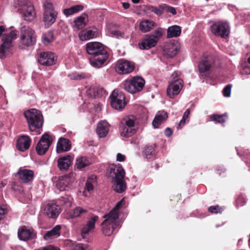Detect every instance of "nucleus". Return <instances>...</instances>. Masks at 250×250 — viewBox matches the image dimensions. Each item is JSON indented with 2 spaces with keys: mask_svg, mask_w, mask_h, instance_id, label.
Masks as SVG:
<instances>
[{
  "mask_svg": "<svg viewBox=\"0 0 250 250\" xmlns=\"http://www.w3.org/2000/svg\"><path fill=\"white\" fill-rule=\"evenodd\" d=\"M87 53L90 55L89 61L91 65L99 68L104 66L109 57L106 48L100 42H89L86 44Z\"/></svg>",
  "mask_w": 250,
  "mask_h": 250,
  "instance_id": "f257e3e1",
  "label": "nucleus"
},
{
  "mask_svg": "<svg viewBox=\"0 0 250 250\" xmlns=\"http://www.w3.org/2000/svg\"><path fill=\"white\" fill-rule=\"evenodd\" d=\"M125 171L120 164L112 165L109 167V176L113 177L114 190L117 192L122 193L126 189L124 180Z\"/></svg>",
  "mask_w": 250,
  "mask_h": 250,
  "instance_id": "f03ea898",
  "label": "nucleus"
},
{
  "mask_svg": "<svg viewBox=\"0 0 250 250\" xmlns=\"http://www.w3.org/2000/svg\"><path fill=\"white\" fill-rule=\"evenodd\" d=\"M24 116L31 131L42 127L43 120L41 112L36 109H31L24 112Z\"/></svg>",
  "mask_w": 250,
  "mask_h": 250,
  "instance_id": "7ed1b4c3",
  "label": "nucleus"
},
{
  "mask_svg": "<svg viewBox=\"0 0 250 250\" xmlns=\"http://www.w3.org/2000/svg\"><path fill=\"white\" fill-rule=\"evenodd\" d=\"M14 7L24 20L31 21L35 18V12L33 4L27 0H15Z\"/></svg>",
  "mask_w": 250,
  "mask_h": 250,
  "instance_id": "20e7f679",
  "label": "nucleus"
},
{
  "mask_svg": "<svg viewBox=\"0 0 250 250\" xmlns=\"http://www.w3.org/2000/svg\"><path fill=\"white\" fill-rule=\"evenodd\" d=\"M145 84L144 79L140 77H135L125 81L123 83V87L126 91L134 94L141 91Z\"/></svg>",
  "mask_w": 250,
  "mask_h": 250,
  "instance_id": "39448f33",
  "label": "nucleus"
},
{
  "mask_svg": "<svg viewBox=\"0 0 250 250\" xmlns=\"http://www.w3.org/2000/svg\"><path fill=\"white\" fill-rule=\"evenodd\" d=\"M17 31L12 30L8 34L2 36V43L0 46V58L3 59L8 55L12 47V42L17 38Z\"/></svg>",
  "mask_w": 250,
  "mask_h": 250,
  "instance_id": "423d86ee",
  "label": "nucleus"
},
{
  "mask_svg": "<svg viewBox=\"0 0 250 250\" xmlns=\"http://www.w3.org/2000/svg\"><path fill=\"white\" fill-rule=\"evenodd\" d=\"M104 218V220L101 225L102 232L105 236H111L119 225L117 221L118 218L108 214H105Z\"/></svg>",
  "mask_w": 250,
  "mask_h": 250,
  "instance_id": "0eeeda50",
  "label": "nucleus"
},
{
  "mask_svg": "<svg viewBox=\"0 0 250 250\" xmlns=\"http://www.w3.org/2000/svg\"><path fill=\"white\" fill-rule=\"evenodd\" d=\"M110 104L114 109L121 110L125 108L126 103L124 93L117 89L113 91L110 96Z\"/></svg>",
  "mask_w": 250,
  "mask_h": 250,
  "instance_id": "6e6552de",
  "label": "nucleus"
},
{
  "mask_svg": "<svg viewBox=\"0 0 250 250\" xmlns=\"http://www.w3.org/2000/svg\"><path fill=\"white\" fill-rule=\"evenodd\" d=\"M134 62L125 60H119L116 63L115 71L119 74H127L134 70Z\"/></svg>",
  "mask_w": 250,
  "mask_h": 250,
  "instance_id": "1a4fd4ad",
  "label": "nucleus"
},
{
  "mask_svg": "<svg viewBox=\"0 0 250 250\" xmlns=\"http://www.w3.org/2000/svg\"><path fill=\"white\" fill-rule=\"evenodd\" d=\"M212 32L216 36L226 38L229 36V29L227 23L224 22H218L214 23L211 26Z\"/></svg>",
  "mask_w": 250,
  "mask_h": 250,
  "instance_id": "9d476101",
  "label": "nucleus"
},
{
  "mask_svg": "<svg viewBox=\"0 0 250 250\" xmlns=\"http://www.w3.org/2000/svg\"><path fill=\"white\" fill-rule=\"evenodd\" d=\"M21 43L27 46H32L36 42V36L34 31L29 28H23L21 31Z\"/></svg>",
  "mask_w": 250,
  "mask_h": 250,
  "instance_id": "9b49d317",
  "label": "nucleus"
},
{
  "mask_svg": "<svg viewBox=\"0 0 250 250\" xmlns=\"http://www.w3.org/2000/svg\"><path fill=\"white\" fill-rule=\"evenodd\" d=\"M51 143V138L47 133L42 135L36 147L37 154L40 155H44L48 150Z\"/></svg>",
  "mask_w": 250,
  "mask_h": 250,
  "instance_id": "f8f14e48",
  "label": "nucleus"
},
{
  "mask_svg": "<svg viewBox=\"0 0 250 250\" xmlns=\"http://www.w3.org/2000/svg\"><path fill=\"white\" fill-rule=\"evenodd\" d=\"M214 58L211 55L204 54L203 58L199 62L198 64L199 71L201 73L208 72L213 66L214 64Z\"/></svg>",
  "mask_w": 250,
  "mask_h": 250,
  "instance_id": "ddd939ff",
  "label": "nucleus"
},
{
  "mask_svg": "<svg viewBox=\"0 0 250 250\" xmlns=\"http://www.w3.org/2000/svg\"><path fill=\"white\" fill-rule=\"evenodd\" d=\"M87 216L89 217L88 220L81 230V236L83 238L85 237L86 235L95 229V223L99 219L97 215L89 213Z\"/></svg>",
  "mask_w": 250,
  "mask_h": 250,
  "instance_id": "4468645a",
  "label": "nucleus"
},
{
  "mask_svg": "<svg viewBox=\"0 0 250 250\" xmlns=\"http://www.w3.org/2000/svg\"><path fill=\"white\" fill-rule=\"evenodd\" d=\"M183 86V82L182 79H177L171 82L168 85L167 93L170 98H173L177 95Z\"/></svg>",
  "mask_w": 250,
  "mask_h": 250,
  "instance_id": "2eb2a0df",
  "label": "nucleus"
},
{
  "mask_svg": "<svg viewBox=\"0 0 250 250\" xmlns=\"http://www.w3.org/2000/svg\"><path fill=\"white\" fill-rule=\"evenodd\" d=\"M57 58L54 53L51 52H42L38 57L39 62L44 66H51L55 64Z\"/></svg>",
  "mask_w": 250,
  "mask_h": 250,
  "instance_id": "dca6fc26",
  "label": "nucleus"
},
{
  "mask_svg": "<svg viewBox=\"0 0 250 250\" xmlns=\"http://www.w3.org/2000/svg\"><path fill=\"white\" fill-rule=\"evenodd\" d=\"M61 212L59 206L53 202L47 203L44 207V213L48 217L55 218Z\"/></svg>",
  "mask_w": 250,
  "mask_h": 250,
  "instance_id": "f3484780",
  "label": "nucleus"
},
{
  "mask_svg": "<svg viewBox=\"0 0 250 250\" xmlns=\"http://www.w3.org/2000/svg\"><path fill=\"white\" fill-rule=\"evenodd\" d=\"M18 237L21 240L27 241L36 237L34 230L28 229L26 226L21 227L18 230Z\"/></svg>",
  "mask_w": 250,
  "mask_h": 250,
  "instance_id": "a211bd4d",
  "label": "nucleus"
},
{
  "mask_svg": "<svg viewBox=\"0 0 250 250\" xmlns=\"http://www.w3.org/2000/svg\"><path fill=\"white\" fill-rule=\"evenodd\" d=\"M72 174L64 175L60 177L57 182V187L61 190H66L72 182Z\"/></svg>",
  "mask_w": 250,
  "mask_h": 250,
  "instance_id": "6ab92c4d",
  "label": "nucleus"
},
{
  "mask_svg": "<svg viewBox=\"0 0 250 250\" xmlns=\"http://www.w3.org/2000/svg\"><path fill=\"white\" fill-rule=\"evenodd\" d=\"M31 142V140L28 136L22 135L17 140V149L21 151H24L29 148Z\"/></svg>",
  "mask_w": 250,
  "mask_h": 250,
  "instance_id": "aec40b11",
  "label": "nucleus"
},
{
  "mask_svg": "<svg viewBox=\"0 0 250 250\" xmlns=\"http://www.w3.org/2000/svg\"><path fill=\"white\" fill-rule=\"evenodd\" d=\"M17 174L19 175L20 179L25 183L32 181L34 175L33 170L27 169H20Z\"/></svg>",
  "mask_w": 250,
  "mask_h": 250,
  "instance_id": "412c9836",
  "label": "nucleus"
},
{
  "mask_svg": "<svg viewBox=\"0 0 250 250\" xmlns=\"http://www.w3.org/2000/svg\"><path fill=\"white\" fill-rule=\"evenodd\" d=\"M71 149L70 141L64 138L59 139L57 145L56 150L58 153L69 151Z\"/></svg>",
  "mask_w": 250,
  "mask_h": 250,
  "instance_id": "4be33fe9",
  "label": "nucleus"
},
{
  "mask_svg": "<svg viewBox=\"0 0 250 250\" xmlns=\"http://www.w3.org/2000/svg\"><path fill=\"white\" fill-rule=\"evenodd\" d=\"M73 158L69 155L60 158L58 160V167L62 171L67 170L71 165Z\"/></svg>",
  "mask_w": 250,
  "mask_h": 250,
  "instance_id": "5701e85b",
  "label": "nucleus"
},
{
  "mask_svg": "<svg viewBox=\"0 0 250 250\" xmlns=\"http://www.w3.org/2000/svg\"><path fill=\"white\" fill-rule=\"evenodd\" d=\"M178 53L177 46L174 43L166 44L163 49V54L167 58H172Z\"/></svg>",
  "mask_w": 250,
  "mask_h": 250,
  "instance_id": "b1692460",
  "label": "nucleus"
},
{
  "mask_svg": "<svg viewBox=\"0 0 250 250\" xmlns=\"http://www.w3.org/2000/svg\"><path fill=\"white\" fill-rule=\"evenodd\" d=\"M158 40L156 38L148 37L144 39L139 45L141 49H148L156 44Z\"/></svg>",
  "mask_w": 250,
  "mask_h": 250,
  "instance_id": "393cba45",
  "label": "nucleus"
},
{
  "mask_svg": "<svg viewBox=\"0 0 250 250\" xmlns=\"http://www.w3.org/2000/svg\"><path fill=\"white\" fill-rule=\"evenodd\" d=\"M109 124L106 121H101L97 128V133L100 138L105 137L108 132Z\"/></svg>",
  "mask_w": 250,
  "mask_h": 250,
  "instance_id": "a878e982",
  "label": "nucleus"
},
{
  "mask_svg": "<svg viewBox=\"0 0 250 250\" xmlns=\"http://www.w3.org/2000/svg\"><path fill=\"white\" fill-rule=\"evenodd\" d=\"M61 226L60 225H56L52 229L47 231L43 235V239L45 240H48L59 237L61 234Z\"/></svg>",
  "mask_w": 250,
  "mask_h": 250,
  "instance_id": "bb28decb",
  "label": "nucleus"
},
{
  "mask_svg": "<svg viewBox=\"0 0 250 250\" xmlns=\"http://www.w3.org/2000/svg\"><path fill=\"white\" fill-rule=\"evenodd\" d=\"M120 132L122 136L128 138L136 133V129L135 128L120 124Z\"/></svg>",
  "mask_w": 250,
  "mask_h": 250,
  "instance_id": "cd10ccee",
  "label": "nucleus"
},
{
  "mask_svg": "<svg viewBox=\"0 0 250 250\" xmlns=\"http://www.w3.org/2000/svg\"><path fill=\"white\" fill-rule=\"evenodd\" d=\"M168 117L167 113L164 111H159L155 116L152 125L154 128H158L161 123L166 120Z\"/></svg>",
  "mask_w": 250,
  "mask_h": 250,
  "instance_id": "c85d7f7f",
  "label": "nucleus"
},
{
  "mask_svg": "<svg viewBox=\"0 0 250 250\" xmlns=\"http://www.w3.org/2000/svg\"><path fill=\"white\" fill-rule=\"evenodd\" d=\"M181 33V27L178 25H173L169 27L167 30V37L168 38H176Z\"/></svg>",
  "mask_w": 250,
  "mask_h": 250,
  "instance_id": "c756f323",
  "label": "nucleus"
},
{
  "mask_svg": "<svg viewBox=\"0 0 250 250\" xmlns=\"http://www.w3.org/2000/svg\"><path fill=\"white\" fill-rule=\"evenodd\" d=\"M87 213L88 211L86 209L81 207H78L69 212V216L70 218L73 219L78 217H84V215H87Z\"/></svg>",
  "mask_w": 250,
  "mask_h": 250,
  "instance_id": "7c9ffc66",
  "label": "nucleus"
},
{
  "mask_svg": "<svg viewBox=\"0 0 250 250\" xmlns=\"http://www.w3.org/2000/svg\"><path fill=\"white\" fill-rule=\"evenodd\" d=\"M155 26V23L154 22L146 20L140 22L139 28L142 32L145 33L150 31Z\"/></svg>",
  "mask_w": 250,
  "mask_h": 250,
  "instance_id": "2f4dec72",
  "label": "nucleus"
},
{
  "mask_svg": "<svg viewBox=\"0 0 250 250\" xmlns=\"http://www.w3.org/2000/svg\"><path fill=\"white\" fill-rule=\"evenodd\" d=\"M84 7L83 5L78 4L71 6L69 8H66L63 10V13L66 16L68 17L75 13H78L83 10Z\"/></svg>",
  "mask_w": 250,
  "mask_h": 250,
  "instance_id": "473e14b6",
  "label": "nucleus"
},
{
  "mask_svg": "<svg viewBox=\"0 0 250 250\" xmlns=\"http://www.w3.org/2000/svg\"><path fill=\"white\" fill-rule=\"evenodd\" d=\"M137 118L133 115H129L124 118L120 124L126 125L128 127L135 128Z\"/></svg>",
  "mask_w": 250,
  "mask_h": 250,
  "instance_id": "72a5a7b5",
  "label": "nucleus"
},
{
  "mask_svg": "<svg viewBox=\"0 0 250 250\" xmlns=\"http://www.w3.org/2000/svg\"><path fill=\"white\" fill-rule=\"evenodd\" d=\"M76 165L78 169H82L91 165L89 159L85 156L79 157L77 159Z\"/></svg>",
  "mask_w": 250,
  "mask_h": 250,
  "instance_id": "f704fd0d",
  "label": "nucleus"
},
{
  "mask_svg": "<svg viewBox=\"0 0 250 250\" xmlns=\"http://www.w3.org/2000/svg\"><path fill=\"white\" fill-rule=\"evenodd\" d=\"M91 29H86L83 35L84 40H89L96 37L97 29L95 26L90 27Z\"/></svg>",
  "mask_w": 250,
  "mask_h": 250,
  "instance_id": "c9c22d12",
  "label": "nucleus"
},
{
  "mask_svg": "<svg viewBox=\"0 0 250 250\" xmlns=\"http://www.w3.org/2000/svg\"><path fill=\"white\" fill-rule=\"evenodd\" d=\"M43 21L49 25L53 23L55 21L57 15V13H44Z\"/></svg>",
  "mask_w": 250,
  "mask_h": 250,
  "instance_id": "e433bc0d",
  "label": "nucleus"
},
{
  "mask_svg": "<svg viewBox=\"0 0 250 250\" xmlns=\"http://www.w3.org/2000/svg\"><path fill=\"white\" fill-rule=\"evenodd\" d=\"M96 182V177L94 175H92L88 178L86 183L85 189L87 191H90L93 189L94 184Z\"/></svg>",
  "mask_w": 250,
  "mask_h": 250,
  "instance_id": "4c0bfd02",
  "label": "nucleus"
},
{
  "mask_svg": "<svg viewBox=\"0 0 250 250\" xmlns=\"http://www.w3.org/2000/svg\"><path fill=\"white\" fill-rule=\"evenodd\" d=\"M155 147L156 146L154 144L146 146L143 151V155L146 158H149L152 156L154 154Z\"/></svg>",
  "mask_w": 250,
  "mask_h": 250,
  "instance_id": "58836bf2",
  "label": "nucleus"
},
{
  "mask_svg": "<svg viewBox=\"0 0 250 250\" xmlns=\"http://www.w3.org/2000/svg\"><path fill=\"white\" fill-rule=\"evenodd\" d=\"M84 21L85 18L83 16H79L74 20L75 25L77 29L79 30L82 29L85 26L86 23Z\"/></svg>",
  "mask_w": 250,
  "mask_h": 250,
  "instance_id": "ea45409f",
  "label": "nucleus"
},
{
  "mask_svg": "<svg viewBox=\"0 0 250 250\" xmlns=\"http://www.w3.org/2000/svg\"><path fill=\"white\" fill-rule=\"evenodd\" d=\"M123 200L118 202L115 207L107 214L118 219L119 210L121 208Z\"/></svg>",
  "mask_w": 250,
  "mask_h": 250,
  "instance_id": "a19ab883",
  "label": "nucleus"
},
{
  "mask_svg": "<svg viewBox=\"0 0 250 250\" xmlns=\"http://www.w3.org/2000/svg\"><path fill=\"white\" fill-rule=\"evenodd\" d=\"M53 38V33L51 31H48L43 34L42 36V42L44 44H48L52 40Z\"/></svg>",
  "mask_w": 250,
  "mask_h": 250,
  "instance_id": "79ce46f5",
  "label": "nucleus"
},
{
  "mask_svg": "<svg viewBox=\"0 0 250 250\" xmlns=\"http://www.w3.org/2000/svg\"><path fill=\"white\" fill-rule=\"evenodd\" d=\"M226 116L225 114L221 115L213 114L210 116V120L218 123H224L226 122Z\"/></svg>",
  "mask_w": 250,
  "mask_h": 250,
  "instance_id": "37998d69",
  "label": "nucleus"
},
{
  "mask_svg": "<svg viewBox=\"0 0 250 250\" xmlns=\"http://www.w3.org/2000/svg\"><path fill=\"white\" fill-rule=\"evenodd\" d=\"M148 10L158 16L161 15L164 12V6H159L158 7L151 6L148 7Z\"/></svg>",
  "mask_w": 250,
  "mask_h": 250,
  "instance_id": "c03bdc74",
  "label": "nucleus"
},
{
  "mask_svg": "<svg viewBox=\"0 0 250 250\" xmlns=\"http://www.w3.org/2000/svg\"><path fill=\"white\" fill-rule=\"evenodd\" d=\"M43 7L44 10V13H57L54 9L53 4L50 2L46 1L43 4Z\"/></svg>",
  "mask_w": 250,
  "mask_h": 250,
  "instance_id": "a18cd8bd",
  "label": "nucleus"
},
{
  "mask_svg": "<svg viewBox=\"0 0 250 250\" xmlns=\"http://www.w3.org/2000/svg\"><path fill=\"white\" fill-rule=\"evenodd\" d=\"M246 203V199L244 196L242 194H240L236 199L235 203L237 207H241L245 205Z\"/></svg>",
  "mask_w": 250,
  "mask_h": 250,
  "instance_id": "49530a36",
  "label": "nucleus"
},
{
  "mask_svg": "<svg viewBox=\"0 0 250 250\" xmlns=\"http://www.w3.org/2000/svg\"><path fill=\"white\" fill-rule=\"evenodd\" d=\"M189 114L190 110L189 109H187L184 112L182 119L179 123L178 126L177 127L178 129L181 128L182 127L181 126V125H185L186 120L189 118Z\"/></svg>",
  "mask_w": 250,
  "mask_h": 250,
  "instance_id": "de8ad7c7",
  "label": "nucleus"
},
{
  "mask_svg": "<svg viewBox=\"0 0 250 250\" xmlns=\"http://www.w3.org/2000/svg\"><path fill=\"white\" fill-rule=\"evenodd\" d=\"M208 212L211 213H221L223 210L222 208L220 207L218 205L211 206L209 207L208 209Z\"/></svg>",
  "mask_w": 250,
  "mask_h": 250,
  "instance_id": "09e8293b",
  "label": "nucleus"
},
{
  "mask_svg": "<svg viewBox=\"0 0 250 250\" xmlns=\"http://www.w3.org/2000/svg\"><path fill=\"white\" fill-rule=\"evenodd\" d=\"M70 78L73 80H81L85 78V75L83 73L75 72L70 75Z\"/></svg>",
  "mask_w": 250,
  "mask_h": 250,
  "instance_id": "8fccbe9b",
  "label": "nucleus"
},
{
  "mask_svg": "<svg viewBox=\"0 0 250 250\" xmlns=\"http://www.w3.org/2000/svg\"><path fill=\"white\" fill-rule=\"evenodd\" d=\"M231 85L228 84L223 90V94L225 97H228L230 95Z\"/></svg>",
  "mask_w": 250,
  "mask_h": 250,
  "instance_id": "3c124183",
  "label": "nucleus"
},
{
  "mask_svg": "<svg viewBox=\"0 0 250 250\" xmlns=\"http://www.w3.org/2000/svg\"><path fill=\"white\" fill-rule=\"evenodd\" d=\"M164 11H166L167 12L170 13L172 14L173 15L176 14V11L174 7H171L170 6L164 5Z\"/></svg>",
  "mask_w": 250,
  "mask_h": 250,
  "instance_id": "603ef678",
  "label": "nucleus"
},
{
  "mask_svg": "<svg viewBox=\"0 0 250 250\" xmlns=\"http://www.w3.org/2000/svg\"><path fill=\"white\" fill-rule=\"evenodd\" d=\"M111 33L116 38H123L124 36V33L119 30H112Z\"/></svg>",
  "mask_w": 250,
  "mask_h": 250,
  "instance_id": "864d4df0",
  "label": "nucleus"
},
{
  "mask_svg": "<svg viewBox=\"0 0 250 250\" xmlns=\"http://www.w3.org/2000/svg\"><path fill=\"white\" fill-rule=\"evenodd\" d=\"M72 250H86V246L83 244H78L74 246Z\"/></svg>",
  "mask_w": 250,
  "mask_h": 250,
  "instance_id": "5fc2aeb1",
  "label": "nucleus"
},
{
  "mask_svg": "<svg viewBox=\"0 0 250 250\" xmlns=\"http://www.w3.org/2000/svg\"><path fill=\"white\" fill-rule=\"evenodd\" d=\"M7 213L6 208L0 206V220H1L3 216Z\"/></svg>",
  "mask_w": 250,
  "mask_h": 250,
  "instance_id": "6e6d98bb",
  "label": "nucleus"
},
{
  "mask_svg": "<svg viewBox=\"0 0 250 250\" xmlns=\"http://www.w3.org/2000/svg\"><path fill=\"white\" fill-rule=\"evenodd\" d=\"M125 159V157L124 155L118 153L117 155V161L119 162H124Z\"/></svg>",
  "mask_w": 250,
  "mask_h": 250,
  "instance_id": "4d7b16f0",
  "label": "nucleus"
},
{
  "mask_svg": "<svg viewBox=\"0 0 250 250\" xmlns=\"http://www.w3.org/2000/svg\"><path fill=\"white\" fill-rule=\"evenodd\" d=\"M172 130L169 127H167L165 130V134L167 137H170L172 135Z\"/></svg>",
  "mask_w": 250,
  "mask_h": 250,
  "instance_id": "13d9d810",
  "label": "nucleus"
},
{
  "mask_svg": "<svg viewBox=\"0 0 250 250\" xmlns=\"http://www.w3.org/2000/svg\"><path fill=\"white\" fill-rule=\"evenodd\" d=\"M42 250H60L58 248L55 247L53 246L49 245L47 247H44Z\"/></svg>",
  "mask_w": 250,
  "mask_h": 250,
  "instance_id": "bf43d9fd",
  "label": "nucleus"
},
{
  "mask_svg": "<svg viewBox=\"0 0 250 250\" xmlns=\"http://www.w3.org/2000/svg\"><path fill=\"white\" fill-rule=\"evenodd\" d=\"M123 7L124 9H127L129 8L130 6V4L128 2H123Z\"/></svg>",
  "mask_w": 250,
  "mask_h": 250,
  "instance_id": "052dcab7",
  "label": "nucleus"
},
{
  "mask_svg": "<svg viewBox=\"0 0 250 250\" xmlns=\"http://www.w3.org/2000/svg\"><path fill=\"white\" fill-rule=\"evenodd\" d=\"M250 74V70L248 68H245L243 70V73Z\"/></svg>",
  "mask_w": 250,
  "mask_h": 250,
  "instance_id": "680f3d73",
  "label": "nucleus"
},
{
  "mask_svg": "<svg viewBox=\"0 0 250 250\" xmlns=\"http://www.w3.org/2000/svg\"><path fill=\"white\" fill-rule=\"evenodd\" d=\"M217 171L218 172V174L220 175L221 174V172H219V171H221V172H224L225 171V169H217Z\"/></svg>",
  "mask_w": 250,
  "mask_h": 250,
  "instance_id": "e2e57ef3",
  "label": "nucleus"
},
{
  "mask_svg": "<svg viewBox=\"0 0 250 250\" xmlns=\"http://www.w3.org/2000/svg\"><path fill=\"white\" fill-rule=\"evenodd\" d=\"M140 0H132V2L134 3H138L139 2Z\"/></svg>",
  "mask_w": 250,
  "mask_h": 250,
  "instance_id": "0e129e2a",
  "label": "nucleus"
},
{
  "mask_svg": "<svg viewBox=\"0 0 250 250\" xmlns=\"http://www.w3.org/2000/svg\"><path fill=\"white\" fill-rule=\"evenodd\" d=\"M245 162L246 164L250 163V157L248 158V160H245Z\"/></svg>",
  "mask_w": 250,
  "mask_h": 250,
  "instance_id": "69168bd1",
  "label": "nucleus"
},
{
  "mask_svg": "<svg viewBox=\"0 0 250 250\" xmlns=\"http://www.w3.org/2000/svg\"><path fill=\"white\" fill-rule=\"evenodd\" d=\"M248 62L250 63V56L248 58Z\"/></svg>",
  "mask_w": 250,
  "mask_h": 250,
  "instance_id": "338daca9",
  "label": "nucleus"
},
{
  "mask_svg": "<svg viewBox=\"0 0 250 250\" xmlns=\"http://www.w3.org/2000/svg\"><path fill=\"white\" fill-rule=\"evenodd\" d=\"M174 74H175V73H173V74H172V76H174Z\"/></svg>",
  "mask_w": 250,
  "mask_h": 250,
  "instance_id": "774afa93",
  "label": "nucleus"
}]
</instances>
